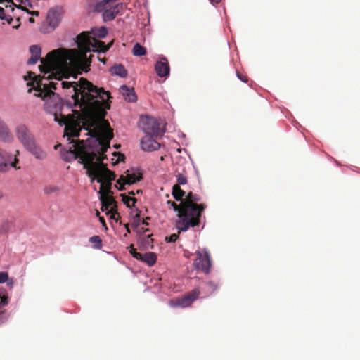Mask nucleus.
Listing matches in <instances>:
<instances>
[{"label":"nucleus","mask_w":360,"mask_h":360,"mask_svg":"<svg viewBox=\"0 0 360 360\" xmlns=\"http://www.w3.org/2000/svg\"><path fill=\"white\" fill-rule=\"evenodd\" d=\"M48 57L41 59V65L39 69L41 72L44 73L43 77L36 76L32 72H28L27 75L24 76L25 80L30 79L27 82V86H32L37 93L34 94L37 97H40L49 105H51L52 101L58 98V95L54 93L52 89H57V85L59 84L62 88L66 89L68 95L70 94L73 100L72 104L70 103L71 107H78L82 111V114L78 110H73L77 115V119L73 115L64 116L60 115L62 120L58 119L56 112L54 113L55 121L60 124H64L65 135L68 139L71 137H78L79 136L82 127L80 121L85 120V124L87 127L95 125L96 118H103L105 117L106 110L110 108L111 98L110 93L105 91L103 88H98L87 79L81 77L78 82L63 81V79H68L70 76V70L72 68V65L68 67H46L44 60Z\"/></svg>","instance_id":"1"},{"label":"nucleus","mask_w":360,"mask_h":360,"mask_svg":"<svg viewBox=\"0 0 360 360\" xmlns=\"http://www.w3.org/2000/svg\"><path fill=\"white\" fill-rule=\"evenodd\" d=\"M108 33L105 27L92 29L91 32H83L77 37V49H58L48 53V57L44 59L46 66L51 67H68L72 65L74 68H82L87 71L91 64L90 55L87 57L86 53L91 51L106 52L110 47L112 42L108 46L105 43L97 39L104 38Z\"/></svg>","instance_id":"2"},{"label":"nucleus","mask_w":360,"mask_h":360,"mask_svg":"<svg viewBox=\"0 0 360 360\" xmlns=\"http://www.w3.org/2000/svg\"><path fill=\"white\" fill-rule=\"evenodd\" d=\"M84 128L89 131L91 137L96 138V142L101 148V153L100 158L96 161L92 167L93 176H88L91 179V181L96 180L101 184L98 193L101 194H112L111 191L112 181L115 179L116 175L114 172L108 169L107 165L103 163L106 158L105 153L110 148V140L113 139V130L110 126L108 120L103 118L98 117L95 125L87 127L85 124V120L82 122Z\"/></svg>","instance_id":"3"},{"label":"nucleus","mask_w":360,"mask_h":360,"mask_svg":"<svg viewBox=\"0 0 360 360\" xmlns=\"http://www.w3.org/2000/svg\"><path fill=\"white\" fill-rule=\"evenodd\" d=\"M94 138L96 145L95 148L86 144L84 141H78L68 150L62 153L63 159L67 162L79 158L78 162L82 164L84 168L86 169L87 176H93L92 167L96 161L100 158L101 153V148L96 142V138Z\"/></svg>","instance_id":"4"},{"label":"nucleus","mask_w":360,"mask_h":360,"mask_svg":"<svg viewBox=\"0 0 360 360\" xmlns=\"http://www.w3.org/2000/svg\"><path fill=\"white\" fill-rule=\"evenodd\" d=\"M200 201V197L193 193L191 191L188 192L184 199V211L187 212L188 221L181 220L179 223L184 225L183 229H189L190 227H195L199 226L200 222V217L202 213L206 208L205 204H198Z\"/></svg>","instance_id":"5"},{"label":"nucleus","mask_w":360,"mask_h":360,"mask_svg":"<svg viewBox=\"0 0 360 360\" xmlns=\"http://www.w3.org/2000/svg\"><path fill=\"white\" fill-rule=\"evenodd\" d=\"M122 8V4L117 0H101L95 6L96 11L102 13L103 20L105 22L115 19Z\"/></svg>","instance_id":"6"},{"label":"nucleus","mask_w":360,"mask_h":360,"mask_svg":"<svg viewBox=\"0 0 360 360\" xmlns=\"http://www.w3.org/2000/svg\"><path fill=\"white\" fill-rule=\"evenodd\" d=\"M141 129L146 134V135H153L158 137L162 136L165 132L160 129V124L158 121L152 117H141Z\"/></svg>","instance_id":"7"},{"label":"nucleus","mask_w":360,"mask_h":360,"mask_svg":"<svg viewBox=\"0 0 360 360\" xmlns=\"http://www.w3.org/2000/svg\"><path fill=\"white\" fill-rule=\"evenodd\" d=\"M195 255L197 257L193 262L194 268L205 274H209L212 266L211 256L209 252L206 250L203 251L197 250Z\"/></svg>","instance_id":"8"},{"label":"nucleus","mask_w":360,"mask_h":360,"mask_svg":"<svg viewBox=\"0 0 360 360\" xmlns=\"http://www.w3.org/2000/svg\"><path fill=\"white\" fill-rule=\"evenodd\" d=\"M99 198L102 205V211H108L107 214H110V217L117 221L115 216L117 215L120 217V214L117 210V202L112 194H101Z\"/></svg>","instance_id":"9"},{"label":"nucleus","mask_w":360,"mask_h":360,"mask_svg":"<svg viewBox=\"0 0 360 360\" xmlns=\"http://www.w3.org/2000/svg\"><path fill=\"white\" fill-rule=\"evenodd\" d=\"M126 175H121L118 180L117 181V184L120 185L118 189L120 191L124 190L125 184H132L137 181H139L142 179V174L139 171L132 170H127L125 172Z\"/></svg>","instance_id":"10"},{"label":"nucleus","mask_w":360,"mask_h":360,"mask_svg":"<svg viewBox=\"0 0 360 360\" xmlns=\"http://www.w3.org/2000/svg\"><path fill=\"white\" fill-rule=\"evenodd\" d=\"M15 132L18 140L24 147L29 146L34 141V137L25 124H19L15 128Z\"/></svg>","instance_id":"11"},{"label":"nucleus","mask_w":360,"mask_h":360,"mask_svg":"<svg viewBox=\"0 0 360 360\" xmlns=\"http://www.w3.org/2000/svg\"><path fill=\"white\" fill-rule=\"evenodd\" d=\"M200 295V291L198 289H193L192 291L188 292V294L184 295L181 297L176 298L175 300H172L170 301V304L173 307H186L190 306L192 302L195 300Z\"/></svg>","instance_id":"12"},{"label":"nucleus","mask_w":360,"mask_h":360,"mask_svg":"<svg viewBox=\"0 0 360 360\" xmlns=\"http://www.w3.org/2000/svg\"><path fill=\"white\" fill-rule=\"evenodd\" d=\"M167 204L170 205L174 211L177 212L178 219L176 221L175 226L176 229L179 230V233L181 231H186L188 229H183L184 225H181L179 223L181 220H186V221H188V217L187 215V212L184 211V202L181 201L179 205H177L174 201L168 200Z\"/></svg>","instance_id":"13"},{"label":"nucleus","mask_w":360,"mask_h":360,"mask_svg":"<svg viewBox=\"0 0 360 360\" xmlns=\"http://www.w3.org/2000/svg\"><path fill=\"white\" fill-rule=\"evenodd\" d=\"M155 136L146 135L141 140V148L148 152L157 150L160 148V143L155 140Z\"/></svg>","instance_id":"14"},{"label":"nucleus","mask_w":360,"mask_h":360,"mask_svg":"<svg viewBox=\"0 0 360 360\" xmlns=\"http://www.w3.org/2000/svg\"><path fill=\"white\" fill-rule=\"evenodd\" d=\"M25 148L37 159L44 160L47 156L46 153L36 143L35 140Z\"/></svg>","instance_id":"15"},{"label":"nucleus","mask_w":360,"mask_h":360,"mask_svg":"<svg viewBox=\"0 0 360 360\" xmlns=\"http://www.w3.org/2000/svg\"><path fill=\"white\" fill-rule=\"evenodd\" d=\"M155 70L157 75L160 77L168 76L170 68L167 60L163 58L161 60L158 61L155 63Z\"/></svg>","instance_id":"16"},{"label":"nucleus","mask_w":360,"mask_h":360,"mask_svg":"<svg viewBox=\"0 0 360 360\" xmlns=\"http://www.w3.org/2000/svg\"><path fill=\"white\" fill-rule=\"evenodd\" d=\"M0 140L5 143H11L13 136L6 122L0 117Z\"/></svg>","instance_id":"17"},{"label":"nucleus","mask_w":360,"mask_h":360,"mask_svg":"<svg viewBox=\"0 0 360 360\" xmlns=\"http://www.w3.org/2000/svg\"><path fill=\"white\" fill-rule=\"evenodd\" d=\"M60 21V14L55 9H50L47 13L46 22L52 30L55 29Z\"/></svg>","instance_id":"18"},{"label":"nucleus","mask_w":360,"mask_h":360,"mask_svg":"<svg viewBox=\"0 0 360 360\" xmlns=\"http://www.w3.org/2000/svg\"><path fill=\"white\" fill-rule=\"evenodd\" d=\"M120 91L126 101L129 102H134L136 101V95L133 89H130L126 85H122Z\"/></svg>","instance_id":"19"},{"label":"nucleus","mask_w":360,"mask_h":360,"mask_svg":"<svg viewBox=\"0 0 360 360\" xmlns=\"http://www.w3.org/2000/svg\"><path fill=\"white\" fill-rule=\"evenodd\" d=\"M110 72L112 75H117L121 77H126L127 76V71L124 65L119 64L114 65L110 68Z\"/></svg>","instance_id":"20"},{"label":"nucleus","mask_w":360,"mask_h":360,"mask_svg":"<svg viewBox=\"0 0 360 360\" xmlns=\"http://www.w3.org/2000/svg\"><path fill=\"white\" fill-rule=\"evenodd\" d=\"M140 261L146 262L148 266H153L157 261V255L154 252H146L142 255V259Z\"/></svg>","instance_id":"21"},{"label":"nucleus","mask_w":360,"mask_h":360,"mask_svg":"<svg viewBox=\"0 0 360 360\" xmlns=\"http://www.w3.org/2000/svg\"><path fill=\"white\" fill-rule=\"evenodd\" d=\"M186 193L183 191L179 184H174L172 187V195L177 201L184 200L183 197L185 195Z\"/></svg>","instance_id":"22"},{"label":"nucleus","mask_w":360,"mask_h":360,"mask_svg":"<svg viewBox=\"0 0 360 360\" xmlns=\"http://www.w3.org/2000/svg\"><path fill=\"white\" fill-rule=\"evenodd\" d=\"M122 200L127 207H132L135 206L136 198L131 196H127L125 194H121Z\"/></svg>","instance_id":"23"},{"label":"nucleus","mask_w":360,"mask_h":360,"mask_svg":"<svg viewBox=\"0 0 360 360\" xmlns=\"http://www.w3.org/2000/svg\"><path fill=\"white\" fill-rule=\"evenodd\" d=\"M133 54L136 56H143L146 54V49L141 46L139 43H136L132 50Z\"/></svg>","instance_id":"24"},{"label":"nucleus","mask_w":360,"mask_h":360,"mask_svg":"<svg viewBox=\"0 0 360 360\" xmlns=\"http://www.w3.org/2000/svg\"><path fill=\"white\" fill-rule=\"evenodd\" d=\"M9 168V163L4 155L0 152V172H4Z\"/></svg>","instance_id":"25"},{"label":"nucleus","mask_w":360,"mask_h":360,"mask_svg":"<svg viewBox=\"0 0 360 360\" xmlns=\"http://www.w3.org/2000/svg\"><path fill=\"white\" fill-rule=\"evenodd\" d=\"M89 242L93 244V247L96 249H101L102 240L98 236H94L89 238Z\"/></svg>","instance_id":"26"},{"label":"nucleus","mask_w":360,"mask_h":360,"mask_svg":"<svg viewBox=\"0 0 360 360\" xmlns=\"http://www.w3.org/2000/svg\"><path fill=\"white\" fill-rule=\"evenodd\" d=\"M207 293L212 294L218 288V284L213 281H209L205 284Z\"/></svg>","instance_id":"27"},{"label":"nucleus","mask_w":360,"mask_h":360,"mask_svg":"<svg viewBox=\"0 0 360 360\" xmlns=\"http://www.w3.org/2000/svg\"><path fill=\"white\" fill-rule=\"evenodd\" d=\"M60 191L59 188L57 186L49 185L46 186L44 188V192L45 194L50 195L53 193H57Z\"/></svg>","instance_id":"28"},{"label":"nucleus","mask_w":360,"mask_h":360,"mask_svg":"<svg viewBox=\"0 0 360 360\" xmlns=\"http://www.w3.org/2000/svg\"><path fill=\"white\" fill-rule=\"evenodd\" d=\"M30 51L32 56H34L40 58L41 53V49L39 46L32 45L30 47Z\"/></svg>","instance_id":"29"},{"label":"nucleus","mask_w":360,"mask_h":360,"mask_svg":"<svg viewBox=\"0 0 360 360\" xmlns=\"http://www.w3.org/2000/svg\"><path fill=\"white\" fill-rule=\"evenodd\" d=\"M130 253L132 255V256L136 258L138 260L142 259V255L140 252H138L134 248L133 245H130Z\"/></svg>","instance_id":"30"},{"label":"nucleus","mask_w":360,"mask_h":360,"mask_svg":"<svg viewBox=\"0 0 360 360\" xmlns=\"http://www.w3.org/2000/svg\"><path fill=\"white\" fill-rule=\"evenodd\" d=\"M176 177H177V184H179V186L184 185L187 183V178L182 174L179 173L176 175Z\"/></svg>","instance_id":"31"},{"label":"nucleus","mask_w":360,"mask_h":360,"mask_svg":"<svg viewBox=\"0 0 360 360\" xmlns=\"http://www.w3.org/2000/svg\"><path fill=\"white\" fill-rule=\"evenodd\" d=\"M178 238H179L178 234L173 233V234L170 235L169 237H166L165 240L167 243H174L178 239Z\"/></svg>","instance_id":"32"},{"label":"nucleus","mask_w":360,"mask_h":360,"mask_svg":"<svg viewBox=\"0 0 360 360\" xmlns=\"http://www.w3.org/2000/svg\"><path fill=\"white\" fill-rule=\"evenodd\" d=\"M8 274L7 272H0V283H3L8 281Z\"/></svg>","instance_id":"33"},{"label":"nucleus","mask_w":360,"mask_h":360,"mask_svg":"<svg viewBox=\"0 0 360 360\" xmlns=\"http://www.w3.org/2000/svg\"><path fill=\"white\" fill-rule=\"evenodd\" d=\"M41 58H39V57H37V56H32L31 58L28 60L27 63L29 65L36 64L37 63V61L39 60H41Z\"/></svg>","instance_id":"34"},{"label":"nucleus","mask_w":360,"mask_h":360,"mask_svg":"<svg viewBox=\"0 0 360 360\" xmlns=\"http://www.w3.org/2000/svg\"><path fill=\"white\" fill-rule=\"evenodd\" d=\"M18 155H19V151L18 150H17L15 156ZM18 161H19L18 159L15 157L14 158L13 162H11L9 166L13 167L15 168L16 169H20L19 167H17V164L18 163Z\"/></svg>","instance_id":"35"},{"label":"nucleus","mask_w":360,"mask_h":360,"mask_svg":"<svg viewBox=\"0 0 360 360\" xmlns=\"http://www.w3.org/2000/svg\"><path fill=\"white\" fill-rule=\"evenodd\" d=\"M10 224L8 221L4 222L1 227V232H7L9 229Z\"/></svg>","instance_id":"36"},{"label":"nucleus","mask_w":360,"mask_h":360,"mask_svg":"<svg viewBox=\"0 0 360 360\" xmlns=\"http://www.w3.org/2000/svg\"><path fill=\"white\" fill-rule=\"evenodd\" d=\"M4 311H0V325L5 323L7 320V318L4 315Z\"/></svg>","instance_id":"37"},{"label":"nucleus","mask_w":360,"mask_h":360,"mask_svg":"<svg viewBox=\"0 0 360 360\" xmlns=\"http://www.w3.org/2000/svg\"><path fill=\"white\" fill-rule=\"evenodd\" d=\"M237 76L243 82H248V77L247 76H244V75H242L241 74H240L238 72H237Z\"/></svg>","instance_id":"38"},{"label":"nucleus","mask_w":360,"mask_h":360,"mask_svg":"<svg viewBox=\"0 0 360 360\" xmlns=\"http://www.w3.org/2000/svg\"><path fill=\"white\" fill-rule=\"evenodd\" d=\"M0 18L1 20L6 18V15L5 14L4 9L2 7H0Z\"/></svg>","instance_id":"39"},{"label":"nucleus","mask_w":360,"mask_h":360,"mask_svg":"<svg viewBox=\"0 0 360 360\" xmlns=\"http://www.w3.org/2000/svg\"><path fill=\"white\" fill-rule=\"evenodd\" d=\"M21 8L23 10V11H27L30 14L32 15H39V11H28L25 8H23V7H21Z\"/></svg>","instance_id":"40"},{"label":"nucleus","mask_w":360,"mask_h":360,"mask_svg":"<svg viewBox=\"0 0 360 360\" xmlns=\"http://www.w3.org/2000/svg\"><path fill=\"white\" fill-rule=\"evenodd\" d=\"M4 20H6L9 25H11L13 21V19L9 15H6V18H4Z\"/></svg>","instance_id":"41"},{"label":"nucleus","mask_w":360,"mask_h":360,"mask_svg":"<svg viewBox=\"0 0 360 360\" xmlns=\"http://www.w3.org/2000/svg\"><path fill=\"white\" fill-rule=\"evenodd\" d=\"M142 193V191L141 190H137L136 191H131L129 193V195H134L135 194H139V193Z\"/></svg>","instance_id":"42"},{"label":"nucleus","mask_w":360,"mask_h":360,"mask_svg":"<svg viewBox=\"0 0 360 360\" xmlns=\"http://www.w3.org/2000/svg\"><path fill=\"white\" fill-rule=\"evenodd\" d=\"M139 219H140V212H138L134 216V221H136L139 220Z\"/></svg>","instance_id":"43"},{"label":"nucleus","mask_w":360,"mask_h":360,"mask_svg":"<svg viewBox=\"0 0 360 360\" xmlns=\"http://www.w3.org/2000/svg\"><path fill=\"white\" fill-rule=\"evenodd\" d=\"M124 227H125V229H126V230H127V233H130L129 224H124Z\"/></svg>","instance_id":"44"},{"label":"nucleus","mask_w":360,"mask_h":360,"mask_svg":"<svg viewBox=\"0 0 360 360\" xmlns=\"http://www.w3.org/2000/svg\"><path fill=\"white\" fill-rule=\"evenodd\" d=\"M99 221H101V223H102L103 225H105V221L103 217H99Z\"/></svg>","instance_id":"45"},{"label":"nucleus","mask_w":360,"mask_h":360,"mask_svg":"<svg viewBox=\"0 0 360 360\" xmlns=\"http://www.w3.org/2000/svg\"><path fill=\"white\" fill-rule=\"evenodd\" d=\"M212 4H217L221 1V0H210Z\"/></svg>","instance_id":"46"},{"label":"nucleus","mask_w":360,"mask_h":360,"mask_svg":"<svg viewBox=\"0 0 360 360\" xmlns=\"http://www.w3.org/2000/svg\"><path fill=\"white\" fill-rule=\"evenodd\" d=\"M124 158V155L122 154H120V157H119V160H123Z\"/></svg>","instance_id":"47"},{"label":"nucleus","mask_w":360,"mask_h":360,"mask_svg":"<svg viewBox=\"0 0 360 360\" xmlns=\"http://www.w3.org/2000/svg\"><path fill=\"white\" fill-rule=\"evenodd\" d=\"M29 22H31V23H33V22H34V19L31 17V18H29Z\"/></svg>","instance_id":"48"},{"label":"nucleus","mask_w":360,"mask_h":360,"mask_svg":"<svg viewBox=\"0 0 360 360\" xmlns=\"http://www.w3.org/2000/svg\"><path fill=\"white\" fill-rule=\"evenodd\" d=\"M142 224L146 225V226L148 225V224L146 222V221L144 219L142 220Z\"/></svg>","instance_id":"49"},{"label":"nucleus","mask_w":360,"mask_h":360,"mask_svg":"<svg viewBox=\"0 0 360 360\" xmlns=\"http://www.w3.org/2000/svg\"><path fill=\"white\" fill-rule=\"evenodd\" d=\"M8 285L10 286V288H11V287H12V285H13V283H12V282H11V283H9V282H8Z\"/></svg>","instance_id":"50"},{"label":"nucleus","mask_w":360,"mask_h":360,"mask_svg":"<svg viewBox=\"0 0 360 360\" xmlns=\"http://www.w3.org/2000/svg\"><path fill=\"white\" fill-rule=\"evenodd\" d=\"M19 25H20L18 24V25H13V28H15V29H16V28H18V27H19Z\"/></svg>","instance_id":"51"},{"label":"nucleus","mask_w":360,"mask_h":360,"mask_svg":"<svg viewBox=\"0 0 360 360\" xmlns=\"http://www.w3.org/2000/svg\"><path fill=\"white\" fill-rule=\"evenodd\" d=\"M103 63H105L106 62V59L105 58H103V60H101Z\"/></svg>","instance_id":"52"},{"label":"nucleus","mask_w":360,"mask_h":360,"mask_svg":"<svg viewBox=\"0 0 360 360\" xmlns=\"http://www.w3.org/2000/svg\"><path fill=\"white\" fill-rule=\"evenodd\" d=\"M60 146V145H56V146H55V149H57V148H58V146Z\"/></svg>","instance_id":"53"},{"label":"nucleus","mask_w":360,"mask_h":360,"mask_svg":"<svg viewBox=\"0 0 360 360\" xmlns=\"http://www.w3.org/2000/svg\"><path fill=\"white\" fill-rule=\"evenodd\" d=\"M96 215L98 216L99 215V212L97 210L96 211Z\"/></svg>","instance_id":"54"},{"label":"nucleus","mask_w":360,"mask_h":360,"mask_svg":"<svg viewBox=\"0 0 360 360\" xmlns=\"http://www.w3.org/2000/svg\"><path fill=\"white\" fill-rule=\"evenodd\" d=\"M31 91H32V89H30L28 90V92H29V93H30Z\"/></svg>","instance_id":"55"},{"label":"nucleus","mask_w":360,"mask_h":360,"mask_svg":"<svg viewBox=\"0 0 360 360\" xmlns=\"http://www.w3.org/2000/svg\"><path fill=\"white\" fill-rule=\"evenodd\" d=\"M151 236H152V235H148V236H147V238H150V237H151Z\"/></svg>","instance_id":"56"},{"label":"nucleus","mask_w":360,"mask_h":360,"mask_svg":"<svg viewBox=\"0 0 360 360\" xmlns=\"http://www.w3.org/2000/svg\"><path fill=\"white\" fill-rule=\"evenodd\" d=\"M1 197H2V195H1V193H0V199L1 198Z\"/></svg>","instance_id":"57"}]
</instances>
